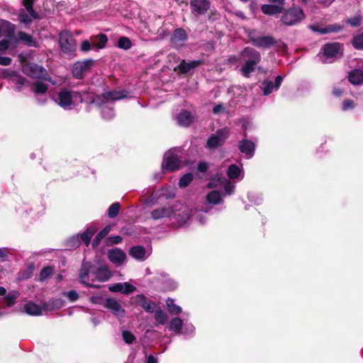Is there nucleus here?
<instances>
[{
	"mask_svg": "<svg viewBox=\"0 0 363 363\" xmlns=\"http://www.w3.org/2000/svg\"><path fill=\"white\" fill-rule=\"evenodd\" d=\"M77 99H79L80 103L83 102L82 96L80 92L62 89L57 93L56 102L63 108L67 109L74 104V101Z\"/></svg>",
	"mask_w": 363,
	"mask_h": 363,
	"instance_id": "f257e3e1",
	"label": "nucleus"
},
{
	"mask_svg": "<svg viewBox=\"0 0 363 363\" xmlns=\"http://www.w3.org/2000/svg\"><path fill=\"white\" fill-rule=\"evenodd\" d=\"M306 16L303 9L300 7H291L283 13L281 21L286 26H294L300 23Z\"/></svg>",
	"mask_w": 363,
	"mask_h": 363,
	"instance_id": "f03ea898",
	"label": "nucleus"
},
{
	"mask_svg": "<svg viewBox=\"0 0 363 363\" xmlns=\"http://www.w3.org/2000/svg\"><path fill=\"white\" fill-rule=\"evenodd\" d=\"M176 152V149L170 150L164 154L162 164V169L174 172L182 167V162Z\"/></svg>",
	"mask_w": 363,
	"mask_h": 363,
	"instance_id": "7ed1b4c3",
	"label": "nucleus"
},
{
	"mask_svg": "<svg viewBox=\"0 0 363 363\" xmlns=\"http://www.w3.org/2000/svg\"><path fill=\"white\" fill-rule=\"evenodd\" d=\"M23 72L27 76L45 81H50V77L47 70L35 63L28 62L23 65Z\"/></svg>",
	"mask_w": 363,
	"mask_h": 363,
	"instance_id": "20e7f679",
	"label": "nucleus"
},
{
	"mask_svg": "<svg viewBox=\"0 0 363 363\" xmlns=\"http://www.w3.org/2000/svg\"><path fill=\"white\" fill-rule=\"evenodd\" d=\"M59 43L61 50L66 54H72L77 49L76 40L68 30L59 33Z\"/></svg>",
	"mask_w": 363,
	"mask_h": 363,
	"instance_id": "39448f33",
	"label": "nucleus"
},
{
	"mask_svg": "<svg viewBox=\"0 0 363 363\" xmlns=\"http://www.w3.org/2000/svg\"><path fill=\"white\" fill-rule=\"evenodd\" d=\"M230 132L228 128H223L217 130L215 134H212L206 142V147L209 149H216L221 147L225 143L229 137Z\"/></svg>",
	"mask_w": 363,
	"mask_h": 363,
	"instance_id": "423d86ee",
	"label": "nucleus"
},
{
	"mask_svg": "<svg viewBox=\"0 0 363 363\" xmlns=\"http://www.w3.org/2000/svg\"><path fill=\"white\" fill-rule=\"evenodd\" d=\"M343 45L338 42L328 43L321 48L319 55L325 59L336 58L342 55Z\"/></svg>",
	"mask_w": 363,
	"mask_h": 363,
	"instance_id": "0eeeda50",
	"label": "nucleus"
},
{
	"mask_svg": "<svg viewBox=\"0 0 363 363\" xmlns=\"http://www.w3.org/2000/svg\"><path fill=\"white\" fill-rule=\"evenodd\" d=\"M131 303L135 306H140L147 313H154L157 305L152 300L148 298L144 294H137L131 298Z\"/></svg>",
	"mask_w": 363,
	"mask_h": 363,
	"instance_id": "6e6552de",
	"label": "nucleus"
},
{
	"mask_svg": "<svg viewBox=\"0 0 363 363\" xmlns=\"http://www.w3.org/2000/svg\"><path fill=\"white\" fill-rule=\"evenodd\" d=\"M92 66L91 60L78 62L74 64L72 69V74L75 79H82L85 74L89 72Z\"/></svg>",
	"mask_w": 363,
	"mask_h": 363,
	"instance_id": "1a4fd4ad",
	"label": "nucleus"
},
{
	"mask_svg": "<svg viewBox=\"0 0 363 363\" xmlns=\"http://www.w3.org/2000/svg\"><path fill=\"white\" fill-rule=\"evenodd\" d=\"M104 306L109 310L116 316L123 317L125 314V309L115 298H106L104 303Z\"/></svg>",
	"mask_w": 363,
	"mask_h": 363,
	"instance_id": "9d476101",
	"label": "nucleus"
},
{
	"mask_svg": "<svg viewBox=\"0 0 363 363\" xmlns=\"http://www.w3.org/2000/svg\"><path fill=\"white\" fill-rule=\"evenodd\" d=\"M211 6L209 0H191L190 7L196 15L204 14Z\"/></svg>",
	"mask_w": 363,
	"mask_h": 363,
	"instance_id": "9b49d317",
	"label": "nucleus"
},
{
	"mask_svg": "<svg viewBox=\"0 0 363 363\" xmlns=\"http://www.w3.org/2000/svg\"><path fill=\"white\" fill-rule=\"evenodd\" d=\"M250 41L255 46L264 48H270L277 43V40L270 35L251 37Z\"/></svg>",
	"mask_w": 363,
	"mask_h": 363,
	"instance_id": "f8f14e48",
	"label": "nucleus"
},
{
	"mask_svg": "<svg viewBox=\"0 0 363 363\" xmlns=\"http://www.w3.org/2000/svg\"><path fill=\"white\" fill-rule=\"evenodd\" d=\"M188 38L186 32L182 28L175 29L171 36V43L175 47H180L184 45Z\"/></svg>",
	"mask_w": 363,
	"mask_h": 363,
	"instance_id": "ddd939ff",
	"label": "nucleus"
},
{
	"mask_svg": "<svg viewBox=\"0 0 363 363\" xmlns=\"http://www.w3.org/2000/svg\"><path fill=\"white\" fill-rule=\"evenodd\" d=\"M202 63L203 62L201 60H193L187 62L184 60H182L179 65L174 68V71L179 74H186L191 69L202 65Z\"/></svg>",
	"mask_w": 363,
	"mask_h": 363,
	"instance_id": "4468645a",
	"label": "nucleus"
},
{
	"mask_svg": "<svg viewBox=\"0 0 363 363\" xmlns=\"http://www.w3.org/2000/svg\"><path fill=\"white\" fill-rule=\"evenodd\" d=\"M238 148L242 153L251 158L255 153V144L250 140L242 139L239 142Z\"/></svg>",
	"mask_w": 363,
	"mask_h": 363,
	"instance_id": "2eb2a0df",
	"label": "nucleus"
},
{
	"mask_svg": "<svg viewBox=\"0 0 363 363\" xmlns=\"http://www.w3.org/2000/svg\"><path fill=\"white\" fill-rule=\"evenodd\" d=\"M108 258L112 263L120 265L125 261L126 255L122 250L115 248L108 250Z\"/></svg>",
	"mask_w": 363,
	"mask_h": 363,
	"instance_id": "dca6fc26",
	"label": "nucleus"
},
{
	"mask_svg": "<svg viewBox=\"0 0 363 363\" xmlns=\"http://www.w3.org/2000/svg\"><path fill=\"white\" fill-rule=\"evenodd\" d=\"M174 211L172 207H161L153 210L151 212V217L154 220H158L163 218H169L174 214Z\"/></svg>",
	"mask_w": 363,
	"mask_h": 363,
	"instance_id": "f3484780",
	"label": "nucleus"
},
{
	"mask_svg": "<svg viewBox=\"0 0 363 363\" xmlns=\"http://www.w3.org/2000/svg\"><path fill=\"white\" fill-rule=\"evenodd\" d=\"M126 96V91H109L104 92L101 96H97L96 98L99 99L100 97H102L104 99L103 103H105L108 101H117L122 99Z\"/></svg>",
	"mask_w": 363,
	"mask_h": 363,
	"instance_id": "a211bd4d",
	"label": "nucleus"
},
{
	"mask_svg": "<svg viewBox=\"0 0 363 363\" xmlns=\"http://www.w3.org/2000/svg\"><path fill=\"white\" fill-rule=\"evenodd\" d=\"M89 272H90V266H89V264H83L82 267H81L79 275V279H80V282L82 284H84V285H85V286H86L88 287H90V288H94V289L99 288V286H98V285H94V284H89V283L87 282V281L89 279Z\"/></svg>",
	"mask_w": 363,
	"mask_h": 363,
	"instance_id": "6ab92c4d",
	"label": "nucleus"
},
{
	"mask_svg": "<svg viewBox=\"0 0 363 363\" xmlns=\"http://www.w3.org/2000/svg\"><path fill=\"white\" fill-rule=\"evenodd\" d=\"M18 42H21L28 47H34L36 48L38 46V43L36 40L31 35L24 31H18Z\"/></svg>",
	"mask_w": 363,
	"mask_h": 363,
	"instance_id": "aec40b11",
	"label": "nucleus"
},
{
	"mask_svg": "<svg viewBox=\"0 0 363 363\" xmlns=\"http://www.w3.org/2000/svg\"><path fill=\"white\" fill-rule=\"evenodd\" d=\"M93 274L95 279L101 282L108 281L112 276L111 272L106 267H101L97 268Z\"/></svg>",
	"mask_w": 363,
	"mask_h": 363,
	"instance_id": "412c9836",
	"label": "nucleus"
},
{
	"mask_svg": "<svg viewBox=\"0 0 363 363\" xmlns=\"http://www.w3.org/2000/svg\"><path fill=\"white\" fill-rule=\"evenodd\" d=\"M242 55L245 57H248L247 60L253 62L259 63L261 61L260 53L252 48H245L242 52Z\"/></svg>",
	"mask_w": 363,
	"mask_h": 363,
	"instance_id": "4be33fe9",
	"label": "nucleus"
},
{
	"mask_svg": "<svg viewBox=\"0 0 363 363\" xmlns=\"http://www.w3.org/2000/svg\"><path fill=\"white\" fill-rule=\"evenodd\" d=\"M348 81L354 85L363 84V71L359 69H354L348 74Z\"/></svg>",
	"mask_w": 363,
	"mask_h": 363,
	"instance_id": "5701e85b",
	"label": "nucleus"
},
{
	"mask_svg": "<svg viewBox=\"0 0 363 363\" xmlns=\"http://www.w3.org/2000/svg\"><path fill=\"white\" fill-rule=\"evenodd\" d=\"M91 40L92 47H95L98 49H102L106 46L108 41V38L106 35L101 33L94 37H92Z\"/></svg>",
	"mask_w": 363,
	"mask_h": 363,
	"instance_id": "b1692460",
	"label": "nucleus"
},
{
	"mask_svg": "<svg viewBox=\"0 0 363 363\" xmlns=\"http://www.w3.org/2000/svg\"><path fill=\"white\" fill-rule=\"evenodd\" d=\"M177 121L179 125L184 126H189L192 122V116L190 112L187 111H181L177 116Z\"/></svg>",
	"mask_w": 363,
	"mask_h": 363,
	"instance_id": "393cba45",
	"label": "nucleus"
},
{
	"mask_svg": "<svg viewBox=\"0 0 363 363\" xmlns=\"http://www.w3.org/2000/svg\"><path fill=\"white\" fill-rule=\"evenodd\" d=\"M259 63L253 62L249 61V60H246L245 65H242L241 67V68H240L241 74L245 77H247V78L250 77V74L255 70L256 66Z\"/></svg>",
	"mask_w": 363,
	"mask_h": 363,
	"instance_id": "a878e982",
	"label": "nucleus"
},
{
	"mask_svg": "<svg viewBox=\"0 0 363 363\" xmlns=\"http://www.w3.org/2000/svg\"><path fill=\"white\" fill-rule=\"evenodd\" d=\"M110 230L111 226L107 225L96 235L92 241V247L94 249H96L99 247L101 240L109 233Z\"/></svg>",
	"mask_w": 363,
	"mask_h": 363,
	"instance_id": "bb28decb",
	"label": "nucleus"
},
{
	"mask_svg": "<svg viewBox=\"0 0 363 363\" xmlns=\"http://www.w3.org/2000/svg\"><path fill=\"white\" fill-rule=\"evenodd\" d=\"M129 255L135 259H144L145 257V249L143 246H134L130 248Z\"/></svg>",
	"mask_w": 363,
	"mask_h": 363,
	"instance_id": "cd10ccee",
	"label": "nucleus"
},
{
	"mask_svg": "<svg viewBox=\"0 0 363 363\" xmlns=\"http://www.w3.org/2000/svg\"><path fill=\"white\" fill-rule=\"evenodd\" d=\"M96 231L97 229L95 227H89L80 235V238L86 246L89 245L91 239Z\"/></svg>",
	"mask_w": 363,
	"mask_h": 363,
	"instance_id": "c85d7f7f",
	"label": "nucleus"
},
{
	"mask_svg": "<svg viewBox=\"0 0 363 363\" xmlns=\"http://www.w3.org/2000/svg\"><path fill=\"white\" fill-rule=\"evenodd\" d=\"M24 311L26 313L31 315H39L42 313L41 307L33 303L25 304Z\"/></svg>",
	"mask_w": 363,
	"mask_h": 363,
	"instance_id": "c756f323",
	"label": "nucleus"
},
{
	"mask_svg": "<svg viewBox=\"0 0 363 363\" xmlns=\"http://www.w3.org/2000/svg\"><path fill=\"white\" fill-rule=\"evenodd\" d=\"M263 13L267 15H274L282 12L281 6H275L271 4H264L261 7Z\"/></svg>",
	"mask_w": 363,
	"mask_h": 363,
	"instance_id": "7c9ffc66",
	"label": "nucleus"
},
{
	"mask_svg": "<svg viewBox=\"0 0 363 363\" xmlns=\"http://www.w3.org/2000/svg\"><path fill=\"white\" fill-rule=\"evenodd\" d=\"M206 201L213 205L218 204L222 202L221 195L218 191H212L206 196Z\"/></svg>",
	"mask_w": 363,
	"mask_h": 363,
	"instance_id": "2f4dec72",
	"label": "nucleus"
},
{
	"mask_svg": "<svg viewBox=\"0 0 363 363\" xmlns=\"http://www.w3.org/2000/svg\"><path fill=\"white\" fill-rule=\"evenodd\" d=\"M36 0H23V5L26 8L28 14L33 18H39V15L33 9V4Z\"/></svg>",
	"mask_w": 363,
	"mask_h": 363,
	"instance_id": "473e14b6",
	"label": "nucleus"
},
{
	"mask_svg": "<svg viewBox=\"0 0 363 363\" xmlns=\"http://www.w3.org/2000/svg\"><path fill=\"white\" fill-rule=\"evenodd\" d=\"M5 28L6 35L9 38H11L16 30V26L15 24L6 21V20H1V28Z\"/></svg>",
	"mask_w": 363,
	"mask_h": 363,
	"instance_id": "72a5a7b5",
	"label": "nucleus"
},
{
	"mask_svg": "<svg viewBox=\"0 0 363 363\" xmlns=\"http://www.w3.org/2000/svg\"><path fill=\"white\" fill-rule=\"evenodd\" d=\"M166 304L167 307V310L170 313L178 315L180 314L182 312V308L180 306L176 305L174 303V299L171 298H168L166 300Z\"/></svg>",
	"mask_w": 363,
	"mask_h": 363,
	"instance_id": "f704fd0d",
	"label": "nucleus"
},
{
	"mask_svg": "<svg viewBox=\"0 0 363 363\" xmlns=\"http://www.w3.org/2000/svg\"><path fill=\"white\" fill-rule=\"evenodd\" d=\"M9 75L16 77L13 79V83L16 84L18 91H20L22 86L27 82V79L25 77L17 75L15 71H12Z\"/></svg>",
	"mask_w": 363,
	"mask_h": 363,
	"instance_id": "c9c22d12",
	"label": "nucleus"
},
{
	"mask_svg": "<svg viewBox=\"0 0 363 363\" xmlns=\"http://www.w3.org/2000/svg\"><path fill=\"white\" fill-rule=\"evenodd\" d=\"M183 321L180 318H174L170 321L169 329L179 333L182 329Z\"/></svg>",
	"mask_w": 363,
	"mask_h": 363,
	"instance_id": "e433bc0d",
	"label": "nucleus"
},
{
	"mask_svg": "<svg viewBox=\"0 0 363 363\" xmlns=\"http://www.w3.org/2000/svg\"><path fill=\"white\" fill-rule=\"evenodd\" d=\"M155 320L157 323L164 325L168 320L167 315L161 309L155 310Z\"/></svg>",
	"mask_w": 363,
	"mask_h": 363,
	"instance_id": "4c0bfd02",
	"label": "nucleus"
},
{
	"mask_svg": "<svg viewBox=\"0 0 363 363\" xmlns=\"http://www.w3.org/2000/svg\"><path fill=\"white\" fill-rule=\"evenodd\" d=\"M54 272V267L51 266H48L43 267L40 273L39 280L40 281H43L48 278H49Z\"/></svg>",
	"mask_w": 363,
	"mask_h": 363,
	"instance_id": "58836bf2",
	"label": "nucleus"
},
{
	"mask_svg": "<svg viewBox=\"0 0 363 363\" xmlns=\"http://www.w3.org/2000/svg\"><path fill=\"white\" fill-rule=\"evenodd\" d=\"M351 43L355 49L363 50V33L354 35Z\"/></svg>",
	"mask_w": 363,
	"mask_h": 363,
	"instance_id": "ea45409f",
	"label": "nucleus"
},
{
	"mask_svg": "<svg viewBox=\"0 0 363 363\" xmlns=\"http://www.w3.org/2000/svg\"><path fill=\"white\" fill-rule=\"evenodd\" d=\"M33 91L36 94H45L48 89V86L42 82H35L33 83Z\"/></svg>",
	"mask_w": 363,
	"mask_h": 363,
	"instance_id": "a19ab883",
	"label": "nucleus"
},
{
	"mask_svg": "<svg viewBox=\"0 0 363 363\" xmlns=\"http://www.w3.org/2000/svg\"><path fill=\"white\" fill-rule=\"evenodd\" d=\"M240 174V169L236 164H231L228 169L227 174L228 177L231 179H237L238 178Z\"/></svg>",
	"mask_w": 363,
	"mask_h": 363,
	"instance_id": "79ce46f5",
	"label": "nucleus"
},
{
	"mask_svg": "<svg viewBox=\"0 0 363 363\" xmlns=\"http://www.w3.org/2000/svg\"><path fill=\"white\" fill-rule=\"evenodd\" d=\"M363 21V16L358 14L352 18H347L346 23L352 27H359L362 25Z\"/></svg>",
	"mask_w": 363,
	"mask_h": 363,
	"instance_id": "37998d69",
	"label": "nucleus"
},
{
	"mask_svg": "<svg viewBox=\"0 0 363 363\" xmlns=\"http://www.w3.org/2000/svg\"><path fill=\"white\" fill-rule=\"evenodd\" d=\"M343 29V27L340 24H330L324 27V30H323V34H327L330 33H338Z\"/></svg>",
	"mask_w": 363,
	"mask_h": 363,
	"instance_id": "c03bdc74",
	"label": "nucleus"
},
{
	"mask_svg": "<svg viewBox=\"0 0 363 363\" xmlns=\"http://www.w3.org/2000/svg\"><path fill=\"white\" fill-rule=\"evenodd\" d=\"M120 208L121 206L118 202H116L111 204L108 209V217L111 218H116L119 213Z\"/></svg>",
	"mask_w": 363,
	"mask_h": 363,
	"instance_id": "a18cd8bd",
	"label": "nucleus"
},
{
	"mask_svg": "<svg viewBox=\"0 0 363 363\" xmlns=\"http://www.w3.org/2000/svg\"><path fill=\"white\" fill-rule=\"evenodd\" d=\"M18 21L26 26H30L32 23V19L29 16L28 13H26L23 9H21L18 13Z\"/></svg>",
	"mask_w": 363,
	"mask_h": 363,
	"instance_id": "49530a36",
	"label": "nucleus"
},
{
	"mask_svg": "<svg viewBox=\"0 0 363 363\" xmlns=\"http://www.w3.org/2000/svg\"><path fill=\"white\" fill-rule=\"evenodd\" d=\"M274 87L275 86L272 81L264 80L262 84L263 94L264 96L269 95L272 92Z\"/></svg>",
	"mask_w": 363,
	"mask_h": 363,
	"instance_id": "de8ad7c7",
	"label": "nucleus"
},
{
	"mask_svg": "<svg viewBox=\"0 0 363 363\" xmlns=\"http://www.w3.org/2000/svg\"><path fill=\"white\" fill-rule=\"evenodd\" d=\"M117 46L119 48L124 49V50H128L132 46V43L130 40L127 37H121L118 39Z\"/></svg>",
	"mask_w": 363,
	"mask_h": 363,
	"instance_id": "09e8293b",
	"label": "nucleus"
},
{
	"mask_svg": "<svg viewBox=\"0 0 363 363\" xmlns=\"http://www.w3.org/2000/svg\"><path fill=\"white\" fill-rule=\"evenodd\" d=\"M193 180V174L191 173H186L184 174L179 181V186L180 187L187 186Z\"/></svg>",
	"mask_w": 363,
	"mask_h": 363,
	"instance_id": "8fccbe9b",
	"label": "nucleus"
},
{
	"mask_svg": "<svg viewBox=\"0 0 363 363\" xmlns=\"http://www.w3.org/2000/svg\"><path fill=\"white\" fill-rule=\"evenodd\" d=\"M19 296V293L16 291H13L9 292L4 298L6 301V305L8 306H11L15 303V300Z\"/></svg>",
	"mask_w": 363,
	"mask_h": 363,
	"instance_id": "3c124183",
	"label": "nucleus"
},
{
	"mask_svg": "<svg viewBox=\"0 0 363 363\" xmlns=\"http://www.w3.org/2000/svg\"><path fill=\"white\" fill-rule=\"evenodd\" d=\"M122 336H123V340L127 343V344H132L133 343L136 338L134 336V335L130 332V331H128V330H124L123 333H122Z\"/></svg>",
	"mask_w": 363,
	"mask_h": 363,
	"instance_id": "603ef678",
	"label": "nucleus"
},
{
	"mask_svg": "<svg viewBox=\"0 0 363 363\" xmlns=\"http://www.w3.org/2000/svg\"><path fill=\"white\" fill-rule=\"evenodd\" d=\"M64 296H66L68 300L71 302H74L79 298V294L75 290H71L67 292L62 294Z\"/></svg>",
	"mask_w": 363,
	"mask_h": 363,
	"instance_id": "864d4df0",
	"label": "nucleus"
},
{
	"mask_svg": "<svg viewBox=\"0 0 363 363\" xmlns=\"http://www.w3.org/2000/svg\"><path fill=\"white\" fill-rule=\"evenodd\" d=\"M136 287L128 282L123 283L122 294H130L136 291Z\"/></svg>",
	"mask_w": 363,
	"mask_h": 363,
	"instance_id": "5fc2aeb1",
	"label": "nucleus"
},
{
	"mask_svg": "<svg viewBox=\"0 0 363 363\" xmlns=\"http://www.w3.org/2000/svg\"><path fill=\"white\" fill-rule=\"evenodd\" d=\"M355 104L353 100L351 99H345L342 102V108L343 111H347L349 109H352L354 108Z\"/></svg>",
	"mask_w": 363,
	"mask_h": 363,
	"instance_id": "6e6d98bb",
	"label": "nucleus"
},
{
	"mask_svg": "<svg viewBox=\"0 0 363 363\" xmlns=\"http://www.w3.org/2000/svg\"><path fill=\"white\" fill-rule=\"evenodd\" d=\"M122 238L120 235L111 236L107 238L108 244H118L122 242Z\"/></svg>",
	"mask_w": 363,
	"mask_h": 363,
	"instance_id": "4d7b16f0",
	"label": "nucleus"
},
{
	"mask_svg": "<svg viewBox=\"0 0 363 363\" xmlns=\"http://www.w3.org/2000/svg\"><path fill=\"white\" fill-rule=\"evenodd\" d=\"M91 45H92L91 41L89 42V40H84L82 42L80 49L83 52H88L91 50Z\"/></svg>",
	"mask_w": 363,
	"mask_h": 363,
	"instance_id": "13d9d810",
	"label": "nucleus"
},
{
	"mask_svg": "<svg viewBox=\"0 0 363 363\" xmlns=\"http://www.w3.org/2000/svg\"><path fill=\"white\" fill-rule=\"evenodd\" d=\"M108 289L112 292H121L122 293L123 289V283H117L111 286H109Z\"/></svg>",
	"mask_w": 363,
	"mask_h": 363,
	"instance_id": "bf43d9fd",
	"label": "nucleus"
},
{
	"mask_svg": "<svg viewBox=\"0 0 363 363\" xmlns=\"http://www.w3.org/2000/svg\"><path fill=\"white\" fill-rule=\"evenodd\" d=\"M234 187L231 182H227L224 185V190L227 194H231L233 192Z\"/></svg>",
	"mask_w": 363,
	"mask_h": 363,
	"instance_id": "052dcab7",
	"label": "nucleus"
},
{
	"mask_svg": "<svg viewBox=\"0 0 363 363\" xmlns=\"http://www.w3.org/2000/svg\"><path fill=\"white\" fill-rule=\"evenodd\" d=\"M12 62L11 57H0V65L4 66L9 65Z\"/></svg>",
	"mask_w": 363,
	"mask_h": 363,
	"instance_id": "680f3d73",
	"label": "nucleus"
},
{
	"mask_svg": "<svg viewBox=\"0 0 363 363\" xmlns=\"http://www.w3.org/2000/svg\"><path fill=\"white\" fill-rule=\"evenodd\" d=\"M9 43L7 40H0V52L5 51L9 48Z\"/></svg>",
	"mask_w": 363,
	"mask_h": 363,
	"instance_id": "e2e57ef3",
	"label": "nucleus"
},
{
	"mask_svg": "<svg viewBox=\"0 0 363 363\" xmlns=\"http://www.w3.org/2000/svg\"><path fill=\"white\" fill-rule=\"evenodd\" d=\"M310 29H311L313 31L319 33L320 34H323V30H324V27H320L318 24H313L309 26Z\"/></svg>",
	"mask_w": 363,
	"mask_h": 363,
	"instance_id": "0e129e2a",
	"label": "nucleus"
},
{
	"mask_svg": "<svg viewBox=\"0 0 363 363\" xmlns=\"http://www.w3.org/2000/svg\"><path fill=\"white\" fill-rule=\"evenodd\" d=\"M197 169L200 172H206L208 169V164L205 162H200L198 164Z\"/></svg>",
	"mask_w": 363,
	"mask_h": 363,
	"instance_id": "69168bd1",
	"label": "nucleus"
},
{
	"mask_svg": "<svg viewBox=\"0 0 363 363\" xmlns=\"http://www.w3.org/2000/svg\"><path fill=\"white\" fill-rule=\"evenodd\" d=\"M269 1L272 4L275 6H281V10L283 11L284 9V0H269Z\"/></svg>",
	"mask_w": 363,
	"mask_h": 363,
	"instance_id": "338daca9",
	"label": "nucleus"
},
{
	"mask_svg": "<svg viewBox=\"0 0 363 363\" xmlns=\"http://www.w3.org/2000/svg\"><path fill=\"white\" fill-rule=\"evenodd\" d=\"M146 363H157V359L153 355L150 354L147 357Z\"/></svg>",
	"mask_w": 363,
	"mask_h": 363,
	"instance_id": "774afa93",
	"label": "nucleus"
}]
</instances>
